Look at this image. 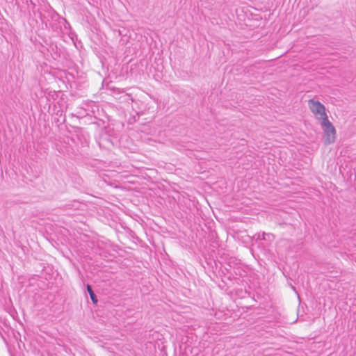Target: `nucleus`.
Listing matches in <instances>:
<instances>
[{
	"mask_svg": "<svg viewBox=\"0 0 356 356\" xmlns=\"http://www.w3.org/2000/svg\"><path fill=\"white\" fill-rule=\"evenodd\" d=\"M308 105L311 111L314 115H319V117H317L318 119L323 120L327 117L325 113V107L320 102L310 99L309 100Z\"/></svg>",
	"mask_w": 356,
	"mask_h": 356,
	"instance_id": "f03ea898",
	"label": "nucleus"
},
{
	"mask_svg": "<svg viewBox=\"0 0 356 356\" xmlns=\"http://www.w3.org/2000/svg\"><path fill=\"white\" fill-rule=\"evenodd\" d=\"M262 235H263V238H262V239H265V238H264L265 233H263V234H262Z\"/></svg>",
	"mask_w": 356,
	"mask_h": 356,
	"instance_id": "20e7f679",
	"label": "nucleus"
},
{
	"mask_svg": "<svg viewBox=\"0 0 356 356\" xmlns=\"http://www.w3.org/2000/svg\"><path fill=\"white\" fill-rule=\"evenodd\" d=\"M87 291L90 295V299L92 300V302L94 303V304H96L97 302V298L96 296V295L95 294L92 287L90 285L88 284L87 285Z\"/></svg>",
	"mask_w": 356,
	"mask_h": 356,
	"instance_id": "7ed1b4c3",
	"label": "nucleus"
},
{
	"mask_svg": "<svg viewBox=\"0 0 356 356\" xmlns=\"http://www.w3.org/2000/svg\"><path fill=\"white\" fill-rule=\"evenodd\" d=\"M321 125L323 128L325 134L326 135V138L325 140V144H330L334 143V135L336 134V131L332 123L329 121L327 117L325 118V119L322 120Z\"/></svg>",
	"mask_w": 356,
	"mask_h": 356,
	"instance_id": "f257e3e1",
	"label": "nucleus"
}]
</instances>
